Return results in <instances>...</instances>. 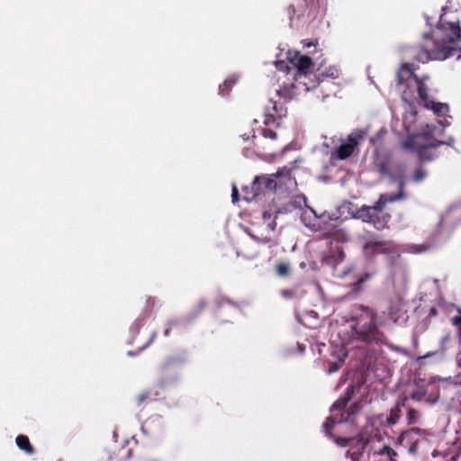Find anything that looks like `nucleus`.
<instances>
[{"instance_id":"18","label":"nucleus","mask_w":461,"mask_h":461,"mask_svg":"<svg viewBox=\"0 0 461 461\" xmlns=\"http://www.w3.org/2000/svg\"><path fill=\"white\" fill-rule=\"evenodd\" d=\"M280 212L279 210H266L262 213V220L264 224H266L267 228L271 231H274L276 228V218L277 214Z\"/></svg>"},{"instance_id":"40","label":"nucleus","mask_w":461,"mask_h":461,"mask_svg":"<svg viewBox=\"0 0 461 461\" xmlns=\"http://www.w3.org/2000/svg\"><path fill=\"white\" fill-rule=\"evenodd\" d=\"M355 438H341L339 437L335 439L336 443L341 447H347L351 445L352 442H354Z\"/></svg>"},{"instance_id":"35","label":"nucleus","mask_w":461,"mask_h":461,"mask_svg":"<svg viewBox=\"0 0 461 461\" xmlns=\"http://www.w3.org/2000/svg\"><path fill=\"white\" fill-rule=\"evenodd\" d=\"M272 126L273 125H269V126H266V128H264L262 130V134L265 138H269L271 140H276L277 138V134L276 132L272 129ZM274 126H278V124H275Z\"/></svg>"},{"instance_id":"36","label":"nucleus","mask_w":461,"mask_h":461,"mask_svg":"<svg viewBox=\"0 0 461 461\" xmlns=\"http://www.w3.org/2000/svg\"><path fill=\"white\" fill-rule=\"evenodd\" d=\"M357 444L360 446L358 450L356 451V452H353V455H361L362 451L366 450V448L369 447V445L371 443L370 440H365L363 437H361L360 438H357Z\"/></svg>"},{"instance_id":"41","label":"nucleus","mask_w":461,"mask_h":461,"mask_svg":"<svg viewBox=\"0 0 461 461\" xmlns=\"http://www.w3.org/2000/svg\"><path fill=\"white\" fill-rule=\"evenodd\" d=\"M119 452H122V456L118 459V461L130 458L132 450L126 447H120Z\"/></svg>"},{"instance_id":"53","label":"nucleus","mask_w":461,"mask_h":461,"mask_svg":"<svg viewBox=\"0 0 461 461\" xmlns=\"http://www.w3.org/2000/svg\"><path fill=\"white\" fill-rule=\"evenodd\" d=\"M427 249H428V246L421 245V246H420V249H417V251L418 252H423V251L427 250Z\"/></svg>"},{"instance_id":"55","label":"nucleus","mask_w":461,"mask_h":461,"mask_svg":"<svg viewBox=\"0 0 461 461\" xmlns=\"http://www.w3.org/2000/svg\"><path fill=\"white\" fill-rule=\"evenodd\" d=\"M447 461H456V458H455V456H452V457H451L449 460H447Z\"/></svg>"},{"instance_id":"43","label":"nucleus","mask_w":461,"mask_h":461,"mask_svg":"<svg viewBox=\"0 0 461 461\" xmlns=\"http://www.w3.org/2000/svg\"><path fill=\"white\" fill-rule=\"evenodd\" d=\"M206 306H207L206 302L204 300H200L194 307L195 313L198 314V313L202 312L206 308Z\"/></svg>"},{"instance_id":"8","label":"nucleus","mask_w":461,"mask_h":461,"mask_svg":"<svg viewBox=\"0 0 461 461\" xmlns=\"http://www.w3.org/2000/svg\"><path fill=\"white\" fill-rule=\"evenodd\" d=\"M394 245L386 240L370 239L363 245V252L366 257H374L378 254H391L394 252Z\"/></svg>"},{"instance_id":"50","label":"nucleus","mask_w":461,"mask_h":461,"mask_svg":"<svg viewBox=\"0 0 461 461\" xmlns=\"http://www.w3.org/2000/svg\"><path fill=\"white\" fill-rule=\"evenodd\" d=\"M450 339V336L449 335H446L444 337L441 338V340H440V343L442 346H444Z\"/></svg>"},{"instance_id":"23","label":"nucleus","mask_w":461,"mask_h":461,"mask_svg":"<svg viewBox=\"0 0 461 461\" xmlns=\"http://www.w3.org/2000/svg\"><path fill=\"white\" fill-rule=\"evenodd\" d=\"M406 400H407L406 398L402 400V402H399L397 403V405L391 410L390 415L387 418V422L390 425H394V424H396L399 421V420H400V418L402 416L401 406H404V403H405Z\"/></svg>"},{"instance_id":"33","label":"nucleus","mask_w":461,"mask_h":461,"mask_svg":"<svg viewBox=\"0 0 461 461\" xmlns=\"http://www.w3.org/2000/svg\"><path fill=\"white\" fill-rule=\"evenodd\" d=\"M458 315L452 317L451 323L456 329V336L458 338L459 342L461 343V308H457Z\"/></svg>"},{"instance_id":"20","label":"nucleus","mask_w":461,"mask_h":461,"mask_svg":"<svg viewBox=\"0 0 461 461\" xmlns=\"http://www.w3.org/2000/svg\"><path fill=\"white\" fill-rule=\"evenodd\" d=\"M424 106L426 108L431 109L438 116H445L449 111V107L447 104L438 103L432 100H429V102H427Z\"/></svg>"},{"instance_id":"47","label":"nucleus","mask_w":461,"mask_h":461,"mask_svg":"<svg viewBox=\"0 0 461 461\" xmlns=\"http://www.w3.org/2000/svg\"><path fill=\"white\" fill-rule=\"evenodd\" d=\"M341 366V364L340 363H338V362H334L330 365V372L332 373V372H336L338 371Z\"/></svg>"},{"instance_id":"11","label":"nucleus","mask_w":461,"mask_h":461,"mask_svg":"<svg viewBox=\"0 0 461 461\" xmlns=\"http://www.w3.org/2000/svg\"><path fill=\"white\" fill-rule=\"evenodd\" d=\"M405 181L404 179H400L399 181V192L395 194H382L379 196L378 201L375 203L378 206H381L384 209L385 205L388 203H393L397 200H403L407 198V194L404 192Z\"/></svg>"},{"instance_id":"52","label":"nucleus","mask_w":461,"mask_h":461,"mask_svg":"<svg viewBox=\"0 0 461 461\" xmlns=\"http://www.w3.org/2000/svg\"><path fill=\"white\" fill-rule=\"evenodd\" d=\"M458 413L461 415V392L458 394Z\"/></svg>"},{"instance_id":"37","label":"nucleus","mask_w":461,"mask_h":461,"mask_svg":"<svg viewBox=\"0 0 461 461\" xmlns=\"http://www.w3.org/2000/svg\"><path fill=\"white\" fill-rule=\"evenodd\" d=\"M426 176L427 173L422 167H418L414 170L413 180L415 182H421L426 178Z\"/></svg>"},{"instance_id":"3","label":"nucleus","mask_w":461,"mask_h":461,"mask_svg":"<svg viewBox=\"0 0 461 461\" xmlns=\"http://www.w3.org/2000/svg\"><path fill=\"white\" fill-rule=\"evenodd\" d=\"M354 330L357 339L363 342H380L384 338L376 325V314L368 307L357 318Z\"/></svg>"},{"instance_id":"6","label":"nucleus","mask_w":461,"mask_h":461,"mask_svg":"<svg viewBox=\"0 0 461 461\" xmlns=\"http://www.w3.org/2000/svg\"><path fill=\"white\" fill-rule=\"evenodd\" d=\"M435 385V380L431 379L424 385L419 386L411 393V399L417 402H424L429 404H434L438 400V388L442 387Z\"/></svg>"},{"instance_id":"57","label":"nucleus","mask_w":461,"mask_h":461,"mask_svg":"<svg viewBox=\"0 0 461 461\" xmlns=\"http://www.w3.org/2000/svg\"><path fill=\"white\" fill-rule=\"evenodd\" d=\"M411 115H412V116H415V115H416V112H413V113H411Z\"/></svg>"},{"instance_id":"54","label":"nucleus","mask_w":461,"mask_h":461,"mask_svg":"<svg viewBox=\"0 0 461 461\" xmlns=\"http://www.w3.org/2000/svg\"><path fill=\"white\" fill-rule=\"evenodd\" d=\"M304 45H305L306 47H308V48H309V47H311V46H316V42H311V41H310V42H308V43H306V44H304Z\"/></svg>"},{"instance_id":"19","label":"nucleus","mask_w":461,"mask_h":461,"mask_svg":"<svg viewBox=\"0 0 461 461\" xmlns=\"http://www.w3.org/2000/svg\"><path fill=\"white\" fill-rule=\"evenodd\" d=\"M183 366V360L180 357H170L161 365V370L164 373L170 371H178Z\"/></svg>"},{"instance_id":"7","label":"nucleus","mask_w":461,"mask_h":461,"mask_svg":"<svg viewBox=\"0 0 461 461\" xmlns=\"http://www.w3.org/2000/svg\"><path fill=\"white\" fill-rule=\"evenodd\" d=\"M402 148L417 152L420 161H431L436 157L431 149L437 147H430L429 143L419 142V137H408L402 142Z\"/></svg>"},{"instance_id":"15","label":"nucleus","mask_w":461,"mask_h":461,"mask_svg":"<svg viewBox=\"0 0 461 461\" xmlns=\"http://www.w3.org/2000/svg\"><path fill=\"white\" fill-rule=\"evenodd\" d=\"M433 380H435V385H443L438 388V397L440 396V393H445L447 390L461 385V375H456L455 378H434Z\"/></svg>"},{"instance_id":"5","label":"nucleus","mask_w":461,"mask_h":461,"mask_svg":"<svg viewBox=\"0 0 461 461\" xmlns=\"http://www.w3.org/2000/svg\"><path fill=\"white\" fill-rule=\"evenodd\" d=\"M357 217L364 222L372 223L376 230H384L388 227L391 215L384 212V208L376 203L373 206H362L357 211Z\"/></svg>"},{"instance_id":"31","label":"nucleus","mask_w":461,"mask_h":461,"mask_svg":"<svg viewBox=\"0 0 461 461\" xmlns=\"http://www.w3.org/2000/svg\"><path fill=\"white\" fill-rule=\"evenodd\" d=\"M420 418V413L419 411H417L414 408L408 409L406 420L409 425L416 424L419 421Z\"/></svg>"},{"instance_id":"44","label":"nucleus","mask_w":461,"mask_h":461,"mask_svg":"<svg viewBox=\"0 0 461 461\" xmlns=\"http://www.w3.org/2000/svg\"><path fill=\"white\" fill-rule=\"evenodd\" d=\"M251 237L255 240H257L258 242H262V243H271L273 241L272 239L270 237H267V236H266V237H259L258 235L251 234Z\"/></svg>"},{"instance_id":"56","label":"nucleus","mask_w":461,"mask_h":461,"mask_svg":"<svg viewBox=\"0 0 461 461\" xmlns=\"http://www.w3.org/2000/svg\"><path fill=\"white\" fill-rule=\"evenodd\" d=\"M406 95V92H405V91H403V92H402V98H403V99H405V97H404V95Z\"/></svg>"},{"instance_id":"24","label":"nucleus","mask_w":461,"mask_h":461,"mask_svg":"<svg viewBox=\"0 0 461 461\" xmlns=\"http://www.w3.org/2000/svg\"><path fill=\"white\" fill-rule=\"evenodd\" d=\"M361 406L359 403L355 402L350 405L349 409L347 411H343L340 413L339 421V422H348L351 420V418L355 416L360 410Z\"/></svg>"},{"instance_id":"25","label":"nucleus","mask_w":461,"mask_h":461,"mask_svg":"<svg viewBox=\"0 0 461 461\" xmlns=\"http://www.w3.org/2000/svg\"><path fill=\"white\" fill-rule=\"evenodd\" d=\"M316 75H317V78H314L313 82H317V81L320 82V77L337 78V77H339V71L335 67H330L329 68L325 69L324 71L318 69Z\"/></svg>"},{"instance_id":"13","label":"nucleus","mask_w":461,"mask_h":461,"mask_svg":"<svg viewBox=\"0 0 461 461\" xmlns=\"http://www.w3.org/2000/svg\"><path fill=\"white\" fill-rule=\"evenodd\" d=\"M381 456L380 461H395L394 456H397L396 452L387 445H380L377 447H371L370 450H368V457L371 459L375 456Z\"/></svg>"},{"instance_id":"51","label":"nucleus","mask_w":461,"mask_h":461,"mask_svg":"<svg viewBox=\"0 0 461 461\" xmlns=\"http://www.w3.org/2000/svg\"><path fill=\"white\" fill-rule=\"evenodd\" d=\"M456 362L459 367H461V348L459 352L456 355Z\"/></svg>"},{"instance_id":"14","label":"nucleus","mask_w":461,"mask_h":461,"mask_svg":"<svg viewBox=\"0 0 461 461\" xmlns=\"http://www.w3.org/2000/svg\"><path fill=\"white\" fill-rule=\"evenodd\" d=\"M303 4H298L297 7H295L294 5L288 6L287 14L290 21L293 20V17L295 14H298V16L303 15L306 9L316 10V8L319 5L320 0H303Z\"/></svg>"},{"instance_id":"39","label":"nucleus","mask_w":461,"mask_h":461,"mask_svg":"<svg viewBox=\"0 0 461 461\" xmlns=\"http://www.w3.org/2000/svg\"><path fill=\"white\" fill-rule=\"evenodd\" d=\"M454 143H455V140L450 137L446 141H443V140H433L432 142L429 143V146L430 147H437L438 148V147H439L441 145L446 144L447 146L453 147Z\"/></svg>"},{"instance_id":"10","label":"nucleus","mask_w":461,"mask_h":461,"mask_svg":"<svg viewBox=\"0 0 461 461\" xmlns=\"http://www.w3.org/2000/svg\"><path fill=\"white\" fill-rule=\"evenodd\" d=\"M415 68L413 64L403 63L397 72V85L398 86H410L411 79L415 80V77H418L414 73Z\"/></svg>"},{"instance_id":"34","label":"nucleus","mask_w":461,"mask_h":461,"mask_svg":"<svg viewBox=\"0 0 461 461\" xmlns=\"http://www.w3.org/2000/svg\"><path fill=\"white\" fill-rule=\"evenodd\" d=\"M276 271L281 277L287 276L290 274V266L285 262H279L276 266Z\"/></svg>"},{"instance_id":"4","label":"nucleus","mask_w":461,"mask_h":461,"mask_svg":"<svg viewBox=\"0 0 461 461\" xmlns=\"http://www.w3.org/2000/svg\"><path fill=\"white\" fill-rule=\"evenodd\" d=\"M289 59L291 64L296 68L294 74L295 81L303 84L305 86V90L309 91L319 85V81L313 82L314 78H317V75L312 71L313 63L311 58L297 52Z\"/></svg>"},{"instance_id":"9","label":"nucleus","mask_w":461,"mask_h":461,"mask_svg":"<svg viewBox=\"0 0 461 461\" xmlns=\"http://www.w3.org/2000/svg\"><path fill=\"white\" fill-rule=\"evenodd\" d=\"M287 110L282 104L276 101L269 100V104L266 106V113L264 124L265 126L279 124L276 118L281 119L286 115Z\"/></svg>"},{"instance_id":"46","label":"nucleus","mask_w":461,"mask_h":461,"mask_svg":"<svg viewBox=\"0 0 461 461\" xmlns=\"http://www.w3.org/2000/svg\"><path fill=\"white\" fill-rule=\"evenodd\" d=\"M176 321H168V322H167V329H166V330H165V331H164V335H165L166 337L169 336V334H170V330H171V327H172L173 325H176Z\"/></svg>"},{"instance_id":"21","label":"nucleus","mask_w":461,"mask_h":461,"mask_svg":"<svg viewBox=\"0 0 461 461\" xmlns=\"http://www.w3.org/2000/svg\"><path fill=\"white\" fill-rule=\"evenodd\" d=\"M158 392L151 389L145 390L141 392L136 398V402L138 406H140L144 403L156 401L158 396Z\"/></svg>"},{"instance_id":"16","label":"nucleus","mask_w":461,"mask_h":461,"mask_svg":"<svg viewBox=\"0 0 461 461\" xmlns=\"http://www.w3.org/2000/svg\"><path fill=\"white\" fill-rule=\"evenodd\" d=\"M429 79V76L415 77V83L417 86V92L420 100L425 104L429 102V87L425 84V81Z\"/></svg>"},{"instance_id":"29","label":"nucleus","mask_w":461,"mask_h":461,"mask_svg":"<svg viewBox=\"0 0 461 461\" xmlns=\"http://www.w3.org/2000/svg\"><path fill=\"white\" fill-rule=\"evenodd\" d=\"M410 137H419V142H421L420 140H424L426 143H430L434 139H432V129L429 128V125L426 126V130L422 131V132L419 134L411 135Z\"/></svg>"},{"instance_id":"22","label":"nucleus","mask_w":461,"mask_h":461,"mask_svg":"<svg viewBox=\"0 0 461 461\" xmlns=\"http://www.w3.org/2000/svg\"><path fill=\"white\" fill-rule=\"evenodd\" d=\"M17 447L24 451L28 455H32L34 453V448L31 445L29 438L25 435H18L15 439Z\"/></svg>"},{"instance_id":"45","label":"nucleus","mask_w":461,"mask_h":461,"mask_svg":"<svg viewBox=\"0 0 461 461\" xmlns=\"http://www.w3.org/2000/svg\"><path fill=\"white\" fill-rule=\"evenodd\" d=\"M231 198L233 203H237L239 201V191L236 186L232 188Z\"/></svg>"},{"instance_id":"26","label":"nucleus","mask_w":461,"mask_h":461,"mask_svg":"<svg viewBox=\"0 0 461 461\" xmlns=\"http://www.w3.org/2000/svg\"><path fill=\"white\" fill-rule=\"evenodd\" d=\"M371 273H365L360 276L356 282L351 285V290L355 293H359L363 290V285L372 277Z\"/></svg>"},{"instance_id":"1","label":"nucleus","mask_w":461,"mask_h":461,"mask_svg":"<svg viewBox=\"0 0 461 461\" xmlns=\"http://www.w3.org/2000/svg\"><path fill=\"white\" fill-rule=\"evenodd\" d=\"M461 41L459 21H445L441 16L435 31L423 34V41L415 48V59L422 63L430 60H445L456 56L461 58V47L454 46Z\"/></svg>"},{"instance_id":"30","label":"nucleus","mask_w":461,"mask_h":461,"mask_svg":"<svg viewBox=\"0 0 461 461\" xmlns=\"http://www.w3.org/2000/svg\"><path fill=\"white\" fill-rule=\"evenodd\" d=\"M156 304H157V300L155 297L149 296L146 299L144 309H143V318L148 317L152 312Z\"/></svg>"},{"instance_id":"49","label":"nucleus","mask_w":461,"mask_h":461,"mask_svg":"<svg viewBox=\"0 0 461 461\" xmlns=\"http://www.w3.org/2000/svg\"><path fill=\"white\" fill-rule=\"evenodd\" d=\"M345 258L344 251L340 249H338V259L336 261H342Z\"/></svg>"},{"instance_id":"12","label":"nucleus","mask_w":461,"mask_h":461,"mask_svg":"<svg viewBox=\"0 0 461 461\" xmlns=\"http://www.w3.org/2000/svg\"><path fill=\"white\" fill-rule=\"evenodd\" d=\"M360 135H349L348 141L339 146L337 149V157L339 159H346L349 158L354 152L355 148L358 144Z\"/></svg>"},{"instance_id":"17","label":"nucleus","mask_w":461,"mask_h":461,"mask_svg":"<svg viewBox=\"0 0 461 461\" xmlns=\"http://www.w3.org/2000/svg\"><path fill=\"white\" fill-rule=\"evenodd\" d=\"M403 303L402 299L396 298L394 301L391 302V304L388 308V314L391 319L394 321H398L401 317H403Z\"/></svg>"},{"instance_id":"48","label":"nucleus","mask_w":461,"mask_h":461,"mask_svg":"<svg viewBox=\"0 0 461 461\" xmlns=\"http://www.w3.org/2000/svg\"><path fill=\"white\" fill-rule=\"evenodd\" d=\"M143 325V320L142 319H138L134 321L132 327L136 328L137 330H139V329Z\"/></svg>"},{"instance_id":"27","label":"nucleus","mask_w":461,"mask_h":461,"mask_svg":"<svg viewBox=\"0 0 461 461\" xmlns=\"http://www.w3.org/2000/svg\"><path fill=\"white\" fill-rule=\"evenodd\" d=\"M349 401V397H341L338 399L334 404L332 405L330 411L333 412V414L338 411L339 414L343 411H345V409L348 405V402Z\"/></svg>"},{"instance_id":"42","label":"nucleus","mask_w":461,"mask_h":461,"mask_svg":"<svg viewBox=\"0 0 461 461\" xmlns=\"http://www.w3.org/2000/svg\"><path fill=\"white\" fill-rule=\"evenodd\" d=\"M283 297L291 299L296 296V292L294 289H283L280 291Z\"/></svg>"},{"instance_id":"2","label":"nucleus","mask_w":461,"mask_h":461,"mask_svg":"<svg viewBox=\"0 0 461 461\" xmlns=\"http://www.w3.org/2000/svg\"><path fill=\"white\" fill-rule=\"evenodd\" d=\"M290 181L291 168L288 167L279 168L275 174L257 176L251 184L250 191L249 187L243 188V192L245 193L244 199L251 201L258 199L261 194H272L277 186L285 185Z\"/></svg>"},{"instance_id":"32","label":"nucleus","mask_w":461,"mask_h":461,"mask_svg":"<svg viewBox=\"0 0 461 461\" xmlns=\"http://www.w3.org/2000/svg\"><path fill=\"white\" fill-rule=\"evenodd\" d=\"M234 84H235V80L234 79H231V78L226 79L219 86V93H220V95H221L222 96L227 95L230 92V90H231L232 86H234Z\"/></svg>"},{"instance_id":"38","label":"nucleus","mask_w":461,"mask_h":461,"mask_svg":"<svg viewBox=\"0 0 461 461\" xmlns=\"http://www.w3.org/2000/svg\"><path fill=\"white\" fill-rule=\"evenodd\" d=\"M276 94L285 100H290L293 95L291 89L288 87H284L282 89L276 90Z\"/></svg>"},{"instance_id":"28","label":"nucleus","mask_w":461,"mask_h":461,"mask_svg":"<svg viewBox=\"0 0 461 461\" xmlns=\"http://www.w3.org/2000/svg\"><path fill=\"white\" fill-rule=\"evenodd\" d=\"M336 413H334L333 415L328 417L325 420V422L323 423V429L325 431V433L329 436V437H331V429L333 428V426L335 425V423L339 422V417H336Z\"/></svg>"}]
</instances>
